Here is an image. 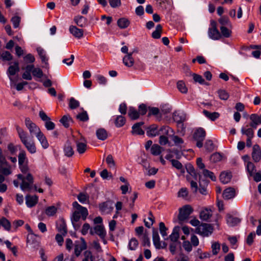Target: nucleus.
I'll return each mask as SVG.
<instances>
[{"label": "nucleus", "instance_id": "obj_1", "mask_svg": "<svg viewBox=\"0 0 261 261\" xmlns=\"http://www.w3.org/2000/svg\"><path fill=\"white\" fill-rule=\"evenodd\" d=\"M16 129L20 141L27 150L31 154L35 153L37 151V148L34 140L29 138L28 133L22 128L17 125Z\"/></svg>", "mask_w": 261, "mask_h": 261}, {"label": "nucleus", "instance_id": "obj_2", "mask_svg": "<svg viewBox=\"0 0 261 261\" xmlns=\"http://www.w3.org/2000/svg\"><path fill=\"white\" fill-rule=\"evenodd\" d=\"M72 205L76 210L72 214L71 221L74 228L75 229H78L80 228V225L77 223L81 217L83 220H85L88 215V212L86 208L80 205L76 201L73 202Z\"/></svg>", "mask_w": 261, "mask_h": 261}, {"label": "nucleus", "instance_id": "obj_3", "mask_svg": "<svg viewBox=\"0 0 261 261\" xmlns=\"http://www.w3.org/2000/svg\"><path fill=\"white\" fill-rule=\"evenodd\" d=\"M18 178L21 181L20 185V189L22 191H30L33 187L34 188L35 190H37V188L35 185H34V178L31 173H27L26 176L22 174H18Z\"/></svg>", "mask_w": 261, "mask_h": 261}, {"label": "nucleus", "instance_id": "obj_4", "mask_svg": "<svg viewBox=\"0 0 261 261\" xmlns=\"http://www.w3.org/2000/svg\"><path fill=\"white\" fill-rule=\"evenodd\" d=\"M160 132L161 135L159 138V143L161 145H165L169 142L168 138L165 135L170 137L171 134L173 133V130L168 126H163L160 128Z\"/></svg>", "mask_w": 261, "mask_h": 261}, {"label": "nucleus", "instance_id": "obj_5", "mask_svg": "<svg viewBox=\"0 0 261 261\" xmlns=\"http://www.w3.org/2000/svg\"><path fill=\"white\" fill-rule=\"evenodd\" d=\"M208 35L210 38L214 40H219L221 38V35L217 29V22L215 20H211Z\"/></svg>", "mask_w": 261, "mask_h": 261}, {"label": "nucleus", "instance_id": "obj_6", "mask_svg": "<svg viewBox=\"0 0 261 261\" xmlns=\"http://www.w3.org/2000/svg\"><path fill=\"white\" fill-rule=\"evenodd\" d=\"M213 231V228L209 224H202L195 229V232L203 237H208Z\"/></svg>", "mask_w": 261, "mask_h": 261}, {"label": "nucleus", "instance_id": "obj_7", "mask_svg": "<svg viewBox=\"0 0 261 261\" xmlns=\"http://www.w3.org/2000/svg\"><path fill=\"white\" fill-rule=\"evenodd\" d=\"M87 248V243L83 238H81L80 241H76L74 244V254L79 257L83 250Z\"/></svg>", "mask_w": 261, "mask_h": 261}, {"label": "nucleus", "instance_id": "obj_8", "mask_svg": "<svg viewBox=\"0 0 261 261\" xmlns=\"http://www.w3.org/2000/svg\"><path fill=\"white\" fill-rule=\"evenodd\" d=\"M25 125L32 136H37L41 132L39 127L34 123L29 118H26L24 121Z\"/></svg>", "mask_w": 261, "mask_h": 261}, {"label": "nucleus", "instance_id": "obj_9", "mask_svg": "<svg viewBox=\"0 0 261 261\" xmlns=\"http://www.w3.org/2000/svg\"><path fill=\"white\" fill-rule=\"evenodd\" d=\"M205 132L203 128H199L194 133L193 137L194 139L197 141L196 146L201 148L203 146V141L205 139Z\"/></svg>", "mask_w": 261, "mask_h": 261}, {"label": "nucleus", "instance_id": "obj_10", "mask_svg": "<svg viewBox=\"0 0 261 261\" xmlns=\"http://www.w3.org/2000/svg\"><path fill=\"white\" fill-rule=\"evenodd\" d=\"M192 207L189 205H186L179 209L178 219L180 221H184L187 219L190 215L193 212Z\"/></svg>", "mask_w": 261, "mask_h": 261}, {"label": "nucleus", "instance_id": "obj_11", "mask_svg": "<svg viewBox=\"0 0 261 261\" xmlns=\"http://www.w3.org/2000/svg\"><path fill=\"white\" fill-rule=\"evenodd\" d=\"M90 234L93 235L96 234L100 238H106L107 232L102 224L97 225L90 229Z\"/></svg>", "mask_w": 261, "mask_h": 261}, {"label": "nucleus", "instance_id": "obj_12", "mask_svg": "<svg viewBox=\"0 0 261 261\" xmlns=\"http://www.w3.org/2000/svg\"><path fill=\"white\" fill-rule=\"evenodd\" d=\"M249 119L251 121L249 126L254 129L256 128L257 125L261 124V115L252 114L249 116Z\"/></svg>", "mask_w": 261, "mask_h": 261}, {"label": "nucleus", "instance_id": "obj_13", "mask_svg": "<svg viewBox=\"0 0 261 261\" xmlns=\"http://www.w3.org/2000/svg\"><path fill=\"white\" fill-rule=\"evenodd\" d=\"M34 67V66L32 64L28 65L22 67V69L24 70L22 75V77L24 80L30 81L32 79L31 73H32Z\"/></svg>", "mask_w": 261, "mask_h": 261}, {"label": "nucleus", "instance_id": "obj_14", "mask_svg": "<svg viewBox=\"0 0 261 261\" xmlns=\"http://www.w3.org/2000/svg\"><path fill=\"white\" fill-rule=\"evenodd\" d=\"M252 158L255 162H258L261 160V150L259 146L257 144L253 146Z\"/></svg>", "mask_w": 261, "mask_h": 261}, {"label": "nucleus", "instance_id": "obj_15", "mask_svg": "<svg viewBox=\"0 0 261 261\" xmlns=\"http://www.w3.org/2000/svg\"><path fill=\"white\" fill-rule=\"evenodd\" d=\"M19 70L18 61L14 62V65H10L7 70V74L10 81L12 80V76L14 75Z\"/></svg>", "mask_w": 261, "mask_h": 261}, {"label": "nucleus", "instance_id": "obj_16", "mask_svg": "<svg viewBox=\"0 0 261 261\" xmlns=\"http://www.w3.org/2000/svg\"><path fill=\"white\" fill-rule=\"evenodd\" d=\"M241 132L242 135H245L247 137V139L253 138L254 136L253 128L249 126V125L242 127L241 129Z\"/></svg>", "mask_w": 261, "mask_h": 261}, {"label": "nucleus", "instance_id": "obj_17", "mask_svg": "<svg viewBox=\"0 0 261 261\" xmlns=\"http://www.w3.org/2000/svg\"><path fill=\"white\" fill-rule=\"evenodd\" d=\"M63 151L65 156L71 157L74 154V150L71 143L67 141L64 145Z\"/></svg>", "mask_w": 261, "mask_h": 261}, {"label": "nucleus", "instance_id": "obj_18", "mask_svg": "<svg viewBox=\"0 0 261 261\" xmlns=\"http://www.w3.org/2000/svg\"><path fill=\"white\" fill-rule=\"evenodd\" d=\"M208 181L206 180H202L201 175L199 176V191L202 195H206L207 192L206 190V186L208 185Z\"/></svg>", "mask_w": 261, "mask_h": 261}, {"label": "nucleus", "instance_id": "obj_19", "mask_svg": "<svg viewBox=\"0 0 261 261\" xmlns=\"http://www.w3.org/2000/svg\"><path fill=\"white\" fill-rule=\"evenodd\" d=\"M69 32L72 34L75 38L80 39L83 37L84 34V31L82 29H80L75 26L71 25L69 27Z\"/></svg>", "mask_w": 261, "mask_h": 261}, {"label": "nucleus", "instance_id": "obj_20", "mask_svg": "<svg viewBox=\"0 0 261 261\" xmlns=\"http://www.w3.org/2000/svg\"><path fill=\"white\" fill-rule=\"evenodd\" d=\"M38 201V196L28 195L25 197V203L28 207L34 206Z\"/></svg>", "mask_w": 261, "mask_h": 261}, {"label": "nucleus", "instance_id": "obj_21", "mask_svg": "<svg viewBox=\"0 0 261 261\" xmlns=\"http://www.w3.org/2000/svg\"><path fill=\"white\" fill-rule=\"evenodd\" d=\"M36 137L41 144L43 148L47 149L49 147V143L48 142V141L46 137L42 132L38 135H37Z\"/></svg>", "mask_w": 261, "mask_h": 261}, {"label": "nucleus", "instance_id": "obj_22", "mask_svg": "<svg viewBox=\"0 0 261 261\" xmlns=\"http://www.w3.org/2000/svg\"><path fill=\"white\" fill-rule=\"evenodd\" d=\"M12 172V167L8 162H7V164H3V165H1L0 173L5 176H8L11 174Z\"/></svg>", "mask_w": 261, "mask_h": 261}, {"label": "nucleus", "instance_id": "obj_23", "mask_svg": "<svg viewBox=\"0 0 261 261\" xmlns=\"http://www.w3.org/2000/svg\"><path fill=\"white\" fill-rule=\"evenodd\" d=\"M143 124V122H140L135 123L132 127V134L139 135H143L144 134V132L141 128V126Z\"/></svg>", "mask_w": 261, "mask_h": 261}, {"label": "nucleus", "instance_id": "obj_24", "mask_svg": "<svg viewBox=\"0 0 261 261\" xmlns=\"http://www.w3.org/2000/svg\"><path fill=\"white\" fill-rule=\"evenodd\" d=\"M99 210L102 214L110 213L113 210V206L109 202H103L99 204Z\"/></svg>", "mask_w": 261, "mask_h": 261}, {"label": "nucleus", "instance_id": "obj_25", "mask_svg": "<svg viewBox=\"0 0 261 261\" xmlns=\"http://www.w3.org/2000/svg\"><path fill=\"white\" fill-rule=\"evenodd\" d=\"M76 150L80 154H83L87 150V142L76 141Z\"/></svg>", "mask_w": 261, "mask_h": 261}, {"label": "nucleus", "instance_id": "obj_26", "mask_svg": "<svg viewBox=\"0 0 261 261\" xmlns=\"http://www.w3.org/2000/svg\"><path fill=\"white\" fill-rule=\"evenodd\" d=\"M147 135L149 137H155L160 134V130H158V127L156 125H152L148 128L146 132Z\"/></svg>", "mask_w": 261, "mask_h": 261}, {"label": "nucleus", "instance_id": "obj_27", "mask_svg": "<svg viewBox=\"0 0 261 261\" xmlns=\"http://www.w3.org/2000/svg\"><path fill=\"white\" fill-rule=\"evenodd\" d=\"M180 227L175 226L174 227L172 233L170 235L169 238L172 242H176L179 237Z\"/></svg>", "mask_w": 261, "mask_h": 261}, {"label": "nucleus", "instance_id": "obj_28", "mask_svg": "<svg viewBox=\"0 0 261 261\" xmlns=\"http://www.w3.org/2000/svg\"><path fill=\"white\" fill-rule=\"evenodd\" d=\"M235 196V191L232 188L225 189L223 193V197L225 199H230Z\"/></svg>", "mask_w": 261, "mask_h": 261}, {"label": "nucleus", "instance_id": "obj_29", "mask_svg": "<svg viewBox=\"0 0 261 261\" xmlns=\"http://www.w3.org/2000/svg\"><path fill=\"white\" fill-rule=\"evenodd\" d=\"M212 212L210 209L204 208L200 213V218L204 221H206L211 218Z\"/></svg>", "mask_w": 261, "mask_h": 261}, {"label": "nucleus", "instance_id": "obj_30", "mask_svg": "<svg viewBox=\"0 0 261 261\" xmlns=\"http://www.w3.org/2000/svg\"><path fill=\"white\" fill-rule=\"evenodd\" d=\"M241 221V220L237 218L234 217L230 215H227L226 217V222L227 224L230 226H234L238 224Z\"/></svg>", "mask_w": 261, "mask_h": 261}, {"label": "nucleus", "instance_id": "obj_31", "mask_svg": "<svg viewBox=\"0 0 261 261\" xmlns=\"http://www.w3.org/2000/svg\"><path fill=\"white\" fill-rule=\"evenodd\" d=\"M2 226L4 229L8 231H10L11 224L10 222L5 217L0 218V227Z\"/></svg>", "mask_w": 261, "mask_h": 261}, {"label": "nucleus", "instance_id": "obj_32", "mask_svg": "<svg viewBox=\"0 0 261 261\" xmlns=\"http://www.w3.org/2000/svg\"><path fill=\"white\" fill-rule=\"evenodd\" d=\"M231 176L230 172H223L220 175V180L223 184H227L230 181Z\"/></svg>", "mask_w": 261, "mask_h": 261}, {"label": "nucleus", "instance_id": "obj_33", "mask_svg": "<svg viewBox=\"0 0 261 261\" xmlns=\"http://www.w3.org/2000/svg\"><path fill=\"white\" fill-rule=\"evenodd\" d=\"M18 164L22 165L28 163V159L27 158L26 152L24 150H21L18 155Z\"/></svg>", "mask_w": 261, "mask_h": 261}, {"label": "nucleus", "instance_id": "obj_34", "mask_svg": "<svg viewBox=\"0 0 261 261\" xmlns=\"http://www.w3.org/2000/svg\"><path fill=\"white\" fill-rule=\"evenodd\" d=\"M203 114L211 121H215L220 117V114L218 112L211 113L207 110L203 111Z\"/></svg>", "mask_w": 261, "mask_h": 261}, {"label": "nucleus", "instance_id": "obj_35", "mask_svg": "<svg viewBox=\"0 0 261 261\" xmlns=\"http://www.w3.org/2000/svg\"><path fill=\"white\" fill-rule=\"evenodd\" d=\"M128 115L132 120H136L140 116L139 112L133 107H129L128 112Z\"/></svg>", "mask_w": 261, "mask_h": 261}, {"label": "nucleus", "instance_id": "obj_36", "mask_svg": "<svg viewBox=\"0 0 261 261\" xmlns=\"http://www.w3.org/2000/svg\"><path fill=\"white\" fill-rule=\"evenodd\" d=\"M124 65L128 67H132L134 63V60L132 57V53L128 54L123 59Z\"/></svg>", "mask_w": 261, "mask_h": 261}, {"label": "nucleus", "instance_id": "obj_37", "mask_svg": "<svg viewBox=\"0 0 261 261\" xmlns=\"http://www.w3.org/2000/svg\"><path fill=\"white\" fill-rule=\"evenodd\" d=\"M96 135L97 138L100 140H105L108 137L107 131L104 128H99L96 130Z\"/></svg>", "mask_w": 261, "mask_h": 261}, {"label": "nucleus", "instance_id": "obj_38", "mask_svg": "<svg viewBox=\"0 0 261 261\" xmlns=\"http://www.w3.org/2000/svg\"><path fill=\"white\" fill-rule=\"evenodd\" d=\"M170 137L176 146H181L184 144V140L178 136L175 135L174 133L171 134Z\"/></svg>", "mask_w": 261, "mask_h": 261}, {"label": "nucleus", "instance_id": "obj_39", "mask_svg": "<svg viewBox=\"0 0 261 261\" xmlns=\"http://www.w3.org/2000/svg\"><path fill=\"white\" fill-rule=\"evenodd\" d=\"M126 120L125 117L121 115L117 116L115 119V124L117 127L123 126Z\"/></svg>", "mask_w": 261, "mask_h": 261}, {"label": "nucleus", "instance_id": "obj_40", "mask_svg": "<svg viewBox=\"0 0 261 261\" xmlns=\"http://www.w3.org/2000/svg\"><path fill=\"white\" fill-rule=\"evenodd\" d=\"M74 21L78 26L82 28L85 27L87 24V19L82 16L75 17Z\"/></svg>", "mask_w": 261, "mask_h": 261}, {"label": "nucleus", "instance_id": "obj_41", "mask_svg": "<svg viewBox=\"0 0 261 261\" xmlns=\"http://www.w3.org/2000/svg\"><path fill=\"white\" fill-rule=\"evenodd\" d=\"M117 25L121 29H125L129 25V21L125 18H121L118 20Z\"/></svg>", "mask_w": 261, "mask_h": 261}, {"label": "nucleus", "instance_id": "obj_42", "mask_svg": "<svg viewBox=\"0 0 261 261\" xmlns=\"http://www.w3.org/2000/svg\"><path fill=\"white\" fill-rule=\"evenodd\" d=\"M162 27L161 24H159L156 25L155 31H154L151 35V36L154 39H159L161 36L162 32Z\"/></svg>", "mask_w": 261, "mask_h": 261}, {"label": "nucleus", "instance_id": "obj_43", "mask_svg": "<svg viewBox=\"0 0 261 261\" xmlns=\"http://www.w3.org/2000/svg\"><path fill=\"white\" fill-rule=\"evenodd\" d=\"M57 212V208L54 205L48 206L45 210V213L48 217L54 216L56 214Z\"/></svg>", "mask_w": 261, "mask_h": 261}, {"label": "nucleus", "instance_id": "obj_44", "mask_svg": "<svg viewBox=\"0 0 261 261\" xmlns=\"http://www.w3.org/2000/svg\"><path fill=\"white\" fill-rule=\"evenodd\" d=\"M81 110H82V112L76 115V118L81 121H87L89 120V116L87 112L86 111H84L83 108H82Z\"/></svg>", "mask_w": 261, "mask_h": 261}, {"label": "nucleus", "instance_id": "obj_45", "mask_svg": "<svg viewBox=\"0 0 261 261\" xmlns=\"http://www.w3.org/2000/svg\"><path fill=\"white\" fill-rule=\"evenodd\" d=\"M163 150V148L158 144L152 145L150 149L151 153L154 155H160Z\"/></svg>", "mask_w": 261, "mask_h": 261}, {"label": "nucleus", "instance_id": "obj_46", "mask_svg": "<svg viewBox=\"0 0 261 261\" xmlns=\"http://www.w3.org/2000/svg\"><path fill=\"white\" fill-rule=\"evenodd\" d=\"M221 31V36H223L225 38H229L231 35V31L230 29L226 28L225 26H221L220 28Z\"/></svg>", "mask_w": 261, "mask_h": 261}, {"label": "nucleus", "instance_id": "obj_47", "mask_svg": "<svg viewBox=\"0 0 261 261\" xmlns=\"http://www.w3.org/2000/svg\"><path fill=\"white\" fill-rule=\"evenodd\" d=\"M201 173L205 177L210 178L213 181L216 180V177L214 175V173L207 169H203L201 172Z\"/></svg>", "mask_w": 261, "mask_h": 261}, {"label": "nucleus", "instance_id": "obj_48", "mask_svg": "<svg viewBox=\"0 0 261 261\" xmlns=\"http://www.w3.org/2000/svg\"><path fill=\"white\" fill-rule=\"evenodd\" d=\"M152 239L154 246L156 248H160L161 245L160 241V237L157 231L154 230L153 231Z\"/></svg>", "mask_w": 261, "mask_h": 261}, {"label": "nucleus", "instance_id": "obj_49", "mask_svg": "<svg viewBox=\"0 0 261 261\" xmlns=\"http://www.w3.org/2000/svg\"><path fill=\"white\" fill-rule=\"evenodd\" d=\"M171 162L172 166L178 170H180V172L182 173H185V170L183 168V166L180 162L177 160H171Z\"/></svg>", "mask_w": 261, "mask_h": 261}, {"label": "nucleus", "instance_id": "obj_50", "mask_svg": "<svg viewBox=\"0 0 261 261\" xmlns=\"http://www.w3.org/2000/svg\"><path fill=\"white\" fill-rule=\"evenodd\" d=\"M138 242L135 238H132L128 243V249L130 250H136L138 246Z\"/></svg>", "mask_w": 261, "mask_h": 261}, {"label": "nucleus", "instance_id": "obj_51", "mask_svg": "<svg viewBox=\"0 0 261 261\" xmlns=\"http://www.w3.org/2000/svg\"><path fill=\"white\" fill-rule=\"evenodd\" d=\"M246 168L250 176H253L256 171L255 165L251 162H248L246 165Z\"/></svg>", "mask_w": 261, "mask_h": 261}, {"label": "nucleus", "instance_id": "obj_52", "mask_svg": "<svg viewBox=\"0 0 261 261\" xmlns=\"http://www.w3.org/2000/svg\"><path fill=\"white\" fill-rule=\"evenodd\" d=\"M94 257L92 252L89 250H86L84 252V258L82 261H93Z\"/></svg>", "mask_w": 261, "mask_h": 261}, {"label": "nucleus", "instance_id": "obj_53", "mask_svg": "<svg viewBox=\"0 0 261 261\" xmlns=\"http://www.w3.org/2000/svg\"><path fill=\"white\" fill-rule=\"evenodd\" d=\"M106 162L110 168L114 169L115 168V163L111 154H109L106 159Z\"/></svg>", "mask_w": 261, "mask_h": 261}, {"label": "nucleus", "instance_id": "obj_54", "mask_svg": "<svg viewBox=\"0 0 261 261\" xmlns=\"http://www.w3.org/2000/svg\"><path fill=\"white\" fill-rule=\"evenodd\" d=\"M37 50L38 54H39V55L41 59L42 62H44V63H46L48 60V58H47V57L46 56L45 51L43 49H42L41 48H37Z\"/></svg>", "mask_w": 261, "mask_h": 261}, {"label": "nucleus", "instance_id": "obj_55", "mask_svg": "<svg viewBox=\"0 0 261 261\" xmlns=\"http://www.w3.org/2000/svg\"><path fill=\"white\" fill-rule=\"evenodd\" d=\"M177 87L178 90L182 93H186L188 91V89L186 87L185 83L182 81H179L177 82Z\"/></svg>", "mask_w": 261, "mask_h": 261}, {"label": "nucleus", "instance_id": "obj_56", "mask_svg": "<svg viewBox=\"0 0 261 261\" xmlns=\"http://www.w3.org/2000/svg\"><path fill=\"white\" fill-rule=\"evenodd\" d=\"M59 231L63 236H65L67 232L66 225L64 221L61 222L58 227Z\"/></svg>", "mask_w": 261, "mask_h": 261}, {"label": "nucleus", "instance_id": "obj_57", "mask_svg": "<svg viewBox=\"0 0 261 261\" xmlns=\"http://www.w3.org/2000/svg\"><path fill=\"white\" fill-rule=\"evenodd\" d=\"M148 220L149 221H146V220H144V222L145 225L147 227L150 228L152 225V224L154 222L153 216L150 212L149 213V217L148 218Z\"/></svg>", "mask_w": 261, "mask_h": 261}, {"label": "nucleus", "instance_id": "obj_58", "mask_svg": "<svg viewBox=\"0 0 261 261\" xmlns=\"http://www.w3.org/2000/svg\"><path fill=\"white\" fill-rule=\"evenodd\" d=\"M32 74L34 77L38 78H41L43 75V72L40 68L35 67H34L32 70Z\"/></svg>", "mask_w": 261, "mask_h": 261}, {"label": "nucleus", "instance_id": "obj_59", "mask_svg": "<svg viewBox=\"0 0 261 261\" xmlns=\"http://www.w3.org/2000/svg\"><path fill=\"white\" fill-rule=\"evenodd\" d=\"M80 106V102L79 101L75 99L74 98L71 97L69 100V106L71 109H74L79 107Z\"/></svg>", "mask_w": 261, "mask_h": 261}, {"label": "nucleus", "instance_id": "obj_60", "mask_svg": "<svg viewBox=\"0 0 261 261\" xmlns=\"http://www.w3.org/2000/svg\"><path fill=\"white\" fill-rule=\"evenodd\" d=\"M71 120V118L69 116H64L60 120L61 123L66 128L69 126V123Z\"/></svg>", "mask_w": 261, "mask_h": 261}, {"label": "nucleus", "instance_id": "obj_61", "mask_svg": "<svg viewBox=\"0 0 261 261\" xmlns=\"http://www.w3.org/2000/svg\"><path fill=\"white\" fill-rule=\"evenodd\" d=\"M1 57L2 58V59L4 61H9L12 60L13 59L12 55L9 51H5L3 52L1 55Z\"/></svg>", "mask_w": 261, "mask_h": 261}, {"label": "nucleus", "instance_id": "obj_62", "mask_svg": "<svg viewBox=\"0 0 261 261\" xmlns=\"http://www.w3.org/2000/svg\"><path fill=\"white\" fill-rule=\"evenodd\" d=\"M25 63H33L35 61L34 56L31 54H28L23 57Z\"/></svg>", "mask_w": 261, "mask_h": 261}, {"label": "nucleus", "instance_id": "obj_63", "mask_svg": "<svg viewBox=\"0 0 261 261\" xmlns=\"http://www.w3.org/2000/svg\"><path fill=\"white\" fill-rule=\"evenodd\" d=\"M219 98L222 100H226L229 98L228 93L225 90H220L218 91Z\"/></svg>", "mask_w": 261, "mask_h": 261}, {"label": "nucleus", "instance_id": "obj_64", "mask_svg": "<svg viewBox=\"0 0 261 261\" xmlns=\"http://www.w3.org/2000/svg\"><path fill=\"white\" fill-rule=\"evenodd\" d=\"M187 172L189 173L190 175L193 176L195 179L197 178V174L194 168L191 166L189 165L187 167Z\"/></svg>", "mask_w": 261, "mask_h": 261}]
</instances>
